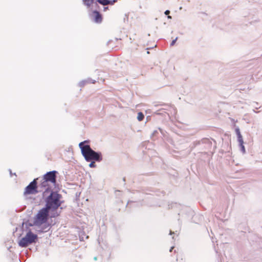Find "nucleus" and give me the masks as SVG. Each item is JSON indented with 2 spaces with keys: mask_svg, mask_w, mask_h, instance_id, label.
<instances>
[{
  "mask_svg": "<svg viewBox=\"0 0 262 262\" xmlns=\"http://www.w3.org/2000/svg\"><path fill=\"white\" fill-rule=\"evenodd\" d=\"M55 170L47 172L41 178L39 187L42 191V196L46 202V206L40 210L39 213H48L54 211L61 205L60 199L61 195L53 191L56 187V174Z\"/></svg>",
  "mask_w": 262,
  "mask_h": 262,
  "instance_id": "nucleus-1",
  "label": "nucleus"
},
{
  "mask_svg": "<svg viewBox=\"0 0 262 262\" xmlns=\"http://www.w3.org/2000/svg\"><path fill=\"white\" fill-rule=\"evenodd\" d=\"M49 214H37L33 220H28L23 223V228H29L33 227V229L39 233L43 232L48 229L52 223L51 217Z\"/></svg>",
  "mask_w": 262,
  "mask_h": 262,
  "instance_id": "nucleus-2",
  "label": "nucleus"
},
{
  "mask_svg": "<svg viewBox=\"0 0 262 262\" xmlns=\"http://www.w3.org/2000/svg\"><path fill=\"white\" fill-rule=\"evenodd\" d=\"M88 141L81 142L79 144V146L81 149V154L85 160L88 162L91 161H96L100 162L102 160V157L100 153L97 152L93 150L89 145H84L85 143H88Z\"/></svg>",
  "mask_w": 262,
  "mask_h": 262,
  "instance_id": "nucleus-3",
  "label": "nucleus"
},
{
  "mask_svg": "<svg viewBox=\"0 0 262 262\" xmlns=\"http://www.w3.org/2000/svg\"><path fill=\"white\" fill-rule=\"evenodd\" d=\"M26 230L27 234L18 242V245L21 247H26L32 243H36L38 239L37 235L33 233L31 229L26 228Z\"/></svg>",
  "mask_w": 262,
  "mask_h": 262,
  "instance_id": "nucleus-4",
  "label": "nucleus"
},
{
  "mask_svg": "<svg viewBox=\"0 0 262 262\" xmlns=\"http://www.w3.org/2000/svg\"><path fill=\"white\" fill-rule=\"evenodd\" d=\"M39 180L38 178L35 179L32 181L25 189L24 191V195L28 196L30 194H35L38 192L37 190V180Z\"/></svg>",
  "mask_w": 262,
  "mask_h": 262,
  "instance_id": "nucleus-5",
  "label": "nucleus"
},
{
  "mask_svg": "<svg viewBox=\"0 0 262 262\" xmlns=\"http://www.w3.org/2000/svg\"><path fill=\"white\" fill-rule=\"evenodd\" d=\"M93 17L95 23H100L102 20V17L100 13L97 11L93 12Z\"/></svg>",
  "mask_w": 262,
  "mask_h": 262,
  "instance_id": "nucleus-6",
  "label": "nucleus"
},
{
  "mask_svg": "<svg viewBox=\"0 0 262 262\" xmlns=\"http://www.w3.org/2000/svg\"><path fill=\"white\" fill-rule=\"evenodd\" d=\"M97 2L103 5V6H105V5H114L118 0H112V1H110V0H97Z\"/></svg>",
  "mask_w": 262,
  "mask_h": 262,
  "instance_id": "nucleus-7",
  "label": "nucleus"
},
{
  "mask_svg": "<svg viewBox=\"0 0 262 262\" xmlns=\"http://www.w3.org/2000/svg\"><path fill=\"white\" fill-rule=\"evenodd\" d=\"M84 4L88 7H90L94 3V0H83Z\"/></svg>",
  "mask_w": 262,
  "mask_h": 262,
  "instance_id": "nucleus-8",
  "label": "nucleus"
},
{
  "mask_svg": "<svg viewBox=\"0 0 262 262\" xmlns=\"http://www.w3.org/2000/svg\"><path fill=\"white\" fill-rule=\"evenodd\" d=\"M144 118V114L142 112H139L138 113L137 119L138 121H141L143 120Z\"/></svg>",
  "mask_w": 262,
  "mask_h": 262,
  "instance_id": "nucleus-9",
  "label": "nucleus"
},
{
  "mask_svg": "<svg viewBox=\"0 0 262 262\" xmlns=\"http://www.w3.org/2000/svg\"><path fill=\"white\" fill-rule=\"evenodd\" d=\"M95 161H91V163L89 164V167L91 168H94L96 167L95 164Z\"/></svg>",
  "mask_w": 262,
  "mask_h": 262,
  "instance_id": "nucleus-10",
  "label": "nucleus"
},
{
  "mask_svg": "<svg viewBox=\"0 0 262 262\" xmlns=\"http://www.w3.org/2000/svg\"><path fill=\"white\" fill-rule=\"evenodd\" d=\"M238 141L239 144H244V141L242 136L238 137Z\"/></svg>",
  "mask_w": 262,
  "mask_h": 262,
  "instance_id": "nucleus-11",
  "label": "nucleus"
},
{
  "mask_svg": "<svg viewBox=\"0 0 262 262\" xmlns=\"http://www.w3.org/2000/svg\"><path fill=\"white\" fill-rule=\"evenodd\" d=\"M240 145V146L241 147V150L242 151V152L243 153H245V146L244 145V144H239Z\"/></svg>",
  "mask_w": 262,
  "mask_h": 262,
  "instance_id": "nucleus-12",
  "label": "nucleus"
},
{
  "mask_svg": "<svg viewBox=\"0 0 262 262\" xmlns=\"http://www.w3.org/2000/svg\"><path fill=\"white\" fill-rule=\"evenodd\" d=\"M236 133H237V137H240V136H242L240 133V132H239V129H236Z\"/></svg>",
  "mask_w": 262,
  "mask_h": 262,
  "instance_id": "nucleus-13",
  "label": "nucleus"
},
{
  "mask_svg": "<svg viewBox=\"0 0 262 262\" xmlns=\"http://www.w3.org/2000/svg\"><path fill=\"white\" fill-rule=\"evenodd\" d=\"M236 133H237V137H240V136H242L240 133V132H239V129H236Z\"/></svg>",
  "mask_w": 262,
  "mask_h": 262,
  "instance_id": "nucleus-14",
  "label": "nucleus"
},
{
  "mask_svg": "<svg viewBox=\"0 0 262 262\" xmlns=\"http://www.w3.org/2000/svg\"><path fill=\"white\" fill-rule=\"evenodd\" d=\"M169 13H170V11H169V10H166V11H165V14L166 15H168Z\"/></svg>",
  "mask_w": 262,
  "mask_h": 262,
  "instance_id": "nucleus-15",
  "label": "nucleus"
},
{
  "mask_svg": "<svg viewBox=\"0 0 262 262\" xmlns=\"http://www.w3.org/2000/svg\"><path fill=\"white\" fill-rule=\"evenodd\" d=\"M176 41V39L175 40H173L172 42L171 43V46H173L174 43H175V42Z\"/></svg>",
  "mask_w": 262,
  "mask_h": 262,
  "instance_id": "nucleus-16",
  "label": "nucleus"
},
{
  "mask_svg": "<svg viewBox=\"0 0 262 262\" xmlns=\"http://www.w3.org/2000/svg\"><path fill=\"white\" fill-rule=\"evenodd\" d=\"M173 248H174L173 247H171V248H170V249L169 251H170V252H171V251H172V249H173Z\"/></svg>",
  "mask_w": 262,
  "mask_h": 262,
  "instance_id": "nucleus-17",
  "label": "nucleus"
},
{
  "mask_svg": "<svg viewBox=\"0 0 262 262\" xmlns=\"http://www.w3.org/2000/svg\"><path fill=\"white\" fill-rule=\"evenodd\" d=\"M168 18L171 19V16L168 15Z\"/></svg>",
  "mask_w": 262,
  "mask_h": 262,
  "instance_id": "nucleus-18",
  "label": "nucleus"
}]
</instances>
